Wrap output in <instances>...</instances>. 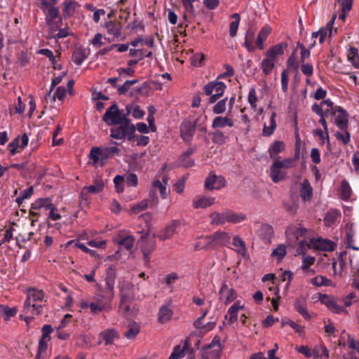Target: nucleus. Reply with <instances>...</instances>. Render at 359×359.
<instances>
[{
  "instance_id": "f257e3e1",
  "label": "nucleus",
  "mask_w": 359,
  "mask_h": 359,
  "mask_svg": "<svg viewBox=\"0 0 359 359\" xmlns=\"http://www.w3.org/2000/svg\"><path fill=\"white\" fill-rule=\"evenodd\" d=\"M102 121L108 126L119 125L111 129V137L118 140L127 138L128 140L135 137V126L130 119H125L124 110H120L117 104H113L107 109L102 116Z\"/></svg>"
},
{
  "instance_id": "f03ea898",
  "label": "nucleus",
  "mask_w": 359,
  "mask_h": 359,
  "mask_svg": "<svg viewBox=\"0 0 359 359\" xmlns=\"http://www.w3.org/2000/svg\"><path fill=\"white\" fill-rule=\"evenodd\" d=\"M44 299V293L42 290L29 289L27 291V299L24 303V311L30 312L34 315H40L43 311V306L41 302Z\"/></svg>"
},
{
  "instance_id": "7ed1b4c3",
  "label": "nucleus",
  "mask_w": 359,
  "mask_h": 359,
  "mask_svg": "<svg viewBox=\"0 0 359 359\" xmlns=\"http://www.w3.org/2000/svg\"><path fill=\"white\" fill-rule=\"evenodd\" d=\"M296 159L284 158L283 161H275L270 168V176L272 181L276 183L284 180L286 175L285 169L293 167Z\"/></svg>"
},
{
  "instance_id": "20e7f679",
  "label": "nucleus",
  "mask_w": 359,
  "mask_h": 359,
  "mask_svg": "<svg viewBox=\"0 0 359 359\" xmlns=\"http://www.w3.org/2000/svg\"><path fill=\"white\" fill-rule=\"evenodd\" d=\"M226 88V86L223 82L215 80L204 86L203 92L206 95H210L208 102L212 104L223 96Z\"/></svg>"
},
{
  "instance_id": "39448f33",
  "label": "nucleus",
  "mask_w": 359,
  "mask_h": 359,
  "mask_svg": "<svg viewBox=\"0 0 359 359\" xmlns=\"http://www.w3.org/2000/svg\"><path fill=\"white\" fill-rule=\"evenodd\" d=\"M221 349L220 338L216 336L210 344L203 347L202 358L203 359H219Z\"/></svg>"
},
{
  "instance_id": "423d86ee",
  "label": "nucleus",
  "mask_w": 359,
  "mask_h": 359,
  "mask_svg": "<svg viewBox=\"0 0 359 359\" xmlns=\"http://www.w3.org/2000/svg\"><path fill=\"white\" fill-rule=\"evenodd\" d=\"M116 277L115 269L110 266L106 273V287L103 290L104 298L108 302H111L114 296V283Z\"/></svg>"
},
{
  "instance_id": "0eeeda50",
  "label": "nucleus",
  "mask_w": 359,
  "mask_h": 359,
  "mask_svg": "<svg viewBox=\"0 0 359 359\" xmlns=\"http://www.w3.org/2000/svg\"><path fill=\"white\" fill-rule=\"evenodd\" d=\"M307 232V229L300 224H297L289 226L285 231V234L290 243H295L301 238H305Z\"/></svg>"
},
{
  "instance_id": "6e6552de",
  "label": "nucleus",
  "mask_w": 359,
  "mask_h": 359,
  "mask_svg": "<svg viewBox=\"0 0 359 359\" xmlns=\"http://www.w3.org/2000/svg\"><path fill=\"white\" fill-rule=\"evenodd\" d=\"M93 184L90 186L84 187L80 194V198L82 200H88V194H99L102 191L104 187V183L101 177L96 175L93 178Z\"/></svg>"
},
{
  "instance_id": "1a4fd4ad",
  "label": "nucleus",
  "mask_w": 359,
  "mask_h": 359,
  "mask_svg": "<svg viewBox=\"0 0 359 359\" xmlns=\"http://www.w3.org/2000/svg\"><path fill=\"white\" fill-rule=\"evenodd\" d=\"M120 149L117 146L111 147H94L91 149L88 157H109L113 156H119Z\"/></svg>"
},
{
  "instance_id": "9d476101",
  "label": "nucleus",
  "mask_w": 359,
  "mask_h": 359,
  "mask_svg": "<svg viewBox=\"0 0 359 359\" xmlns=\"http://www.w3.org/2000/svg\"><path fill=\"white\" fill-rule=\"evenodd\" d=\"M237 292L229 287L226 282H223L219 291V299L225 305L229 304L237 298Z\"/></svg>"
},
{
  "instance_id": "9b49d317",
  "label": "nucleus",
  "mask_w": 359,
  "mask_h": 359,
  "mask_svg": "<svg viewBox=\"0 0 359 359\" xmlns=\"http://www.w3.org/2000/svg\"><path fill=\"white\" fill-rule=\"evenodd\" d=\"M334 116V123L340 130H346L348 126V114L341 107L335 106L332 111Z\"/></svg>"
},
{
  "instance_id": "f8f14e48",
  "label": "nucleus",
  "mask_w": 359,
  "mask_h": 359,
  "mask_svg": "<svg viewBox=\"0 0 359 359\" xmlns=\"http://www.w3.org/2000/svg\"><path fill=\"white\" fill-rule=\"evenodd\" d=\"M143 244L141 245V250L144 256V262L146 265L149 264L150 255L156 248V241L154 238H146V235L142 236Z\"/></svg>"
},
{
  "instance_id": "ddd939ff",
  "label": "nucleus",
  "mask_w": 359,
  "mask_h": 359,
  "mask_svg": "<svg viewBox=\"0 0 359 359\" xmlns=\"http://www.w3.org/2000/svg\"><path fill=\"white\" fill-rule=\"evenodd\" d=\"M97 302H91L90 304V311L94 314L111 308V302H107L104 292L102 294H97Z\"/></svg>"
},
{
  "instance_id": "4468645a",
  "label": "nucleus",
  "mask_w": 359,
  "mask_h": 359,
  "mask_svg": "<svg viewBox=\"0 0 359 359\" xmlns=\"http://www.w3.org/2000/svg\"><path fill=\"white\" fill-rule=\"evenodd\" d=\"M114 241L118 245L123 247L129 250L132 249L135 242V238L131 235H126L124 231L119 232L114 238Z\"/></svg>"
},
{
  "instance_id": "2eb2a0df",
  "label": "nucleus",
  "mask_w": 359,
  "mask_h": 359,
  "mask_svg": "<svg viewBox=\"0 0 359 359\" xmlns=\"http://www.w3.org/2000/svg\"><path fill=\"white\" fill-rule=\"evenodd\" d=\"M225 180L222 176L210 175L205 182V187L208 190L219 189L225 186Z\"/></svg>"
},
{
  "instance_id": "dca6fc26",
  "label": "nucleus",
  "mask_w": 359,
  "mask_h": 359,
  "mask_svg": "<svg viewBox=\"0 0 359 359\" xmlns=\"http://www.w3.org/2000/svg\"><path fill=\"white\" fill-rule=\"evenodd\" d=\"M210 236L213 241L215 249L219 246H224L230 243L231 236L227 232L217 231Z\"/></svg>"
},
{
  "instance_id": "f3484780",
  "label": "nucleus",
  "mask_w": 359,
  "mask_h": 359,
  "mask_svg": "<svg viewBox=\"0 0 359 359\" xmlns=\"http://www.w3.org/2000/svg\"><path fill=\"white\" fill-rule=\"evenodd\" d=\"M28 141L29 138L26 133L23 134L21 137L15 138L8 146L10 154L14 155L18 147L23 149L27 145Z\"/></svg>"
},
{
  "instance_id": "a211bd4d",
  "label": "nucleus",
  "mask_w": 359,
  "mask_h": 359,
  "mask_svg": "<svg viewBox=\"0 0 359 359\" xmlns=\"http://www.w3.org/2000/svg\"><path fill=\"white\" fill-rule=\"evenodd\" d=\"M46 15V22L47 25H51L55 19L59 17V8L55 6H39Z\"/></svg>"
},
{
  "instance_id": "6ab92c4d",
  "label": "nucleus",
  "mask_w": 359,
  "mask_h": 359,
  "mask_svg": "<svg viewBox=\"0 0 359 359\" xmlns=\"http://www.w3.org/2000/svg\"><path fill=\"white\" fill-rule=\"evenodd\" d=\"M196 123H191L190 121H185L182 123L180 130L181 136L184 140L189 141L194 136L196 130Z\"/></svg>"
},
{
  "instance_id": "aec40b11",
  "label": "nucleus",
  "mask_w": 359,
  "mask_h": 359,
  "mask_svg": "<svg viewBox=\"0 0 359 359\" xmlns=\"http://www.w3.org/2000/svg\"><path fill=\"white\" fill-rule=\"evenodd\" d=\"M294 306L295 310L302 315L304 319L309 320L311 318V315L307 310L306 300L304 297H301L297 298L294 302Z\"/></svg>"
},
{
  "instance_id": "412c9836",
  "label": "nucleus",
  "mask_w": 359,
  "mask_h": 359,
  "mask_svg": "<svg viewBox=\"0 0 359 359\" xmlns=\"http://www.w3.org/2000/svg\"><path fill=\"white\" fill-rule=\"evenodd\" d=\"M180 222L177 220L172 221L159 234L161 240L165 241L170 238L176 232V229L180 226Z\"/></svg>"
},
{
  "instance_id": "4be33fe9",
  "label": "nucleus",
  "mask_w": 359,
  "mask_h": 359,
  "mask_svg": "<svg viewBox=\"0 0 359 359\" xmlns=\"http://www.w3.org/2000/svg\"><path fill=\"white\" fill-rule=\"evenodd\" d=\"M215 198L213 197L197 196L193 201V207L195 209L206 208L215 203Z\"/></svg>"
},
{
  "instance_id": "5701e85b",
  "label": "nucleus",
  "mask_w": 359,
  "mask_h": 359,
  "mask_svg": "<svg viewBox=\"0 0 359 359\" xmlns=\"http://www.w3.org/2000/svg\"><path fill=\"white\" fill-rule=\"evenodd\" d=\"M104 26L107 33L114 37H119L121 35L122 25L120 22L110 20L107 22Z\"/></svg>"
},
{
  "instance_id": "b1692460",
  "label": "nucleus",
  "mask_w": 359,
  "mask_h": 359,
  "mask_svg": "<svg viewBox=\"0 0 359 359\" xmlns=\"http://www.w3.org/2000/svg\"><path fill=\"white\" fill-rule=\"evenodd\" d=\"M194 248L196 250H214L215 246H214L211 236L210 235V236L202 237L201 241H198V242L196 243Z\"/></svg>"
},
{
  "instance_id": "393cba45",
  "label": "nucleus",
  "mask_w": 359,
  "mask_h": 359,
  "mask_svg": "<svg viewBox=\"0 0 359 359\" xmlns=\"http://www.w3.org/2000/svg\"><path fill=\"white\" fill-rule=\"evenodd\" d=\"M172 314L173 311L169 305H162L158 314V320L160 323L163 324L171 319Z\"/></svg>"
},
{
  "instance_id": "a878e982",
  "label": "nucleus",
  "mask_w": 359,
  "mask_h": 359,
  "mask_svg": "<svg viewBox=\"0 0 359 359\" xmlns=\"http://www.w3.org/2000/svg\"><path fill=\"white\" fill-rule=\"evenodd\" d=\"M224 215H226V209L222 212L217 211L211 212L210 214V223L215 226L224 224L226 222V216Z\"/></svg>"
},
{
  "instance_id": "bb28decb",
  "label": "nucleus",
  "mask_w": 359,
  "mask_h": 359,
  "mask_svg": "<svg viewBox=\"0 0 359 359\" xmlns=\"http://www.w3.org/2000/svg\"><path fill=\"white\" fill-rule=\"evenodd\" d=\"M226 222L237 224L244 221L246 215L243 213H235L233 210L226 209Z\"/></svg>"
},
{
  "instance_id": "cd10ccee",
  "label": "nucleus",
  "mask_w": 359,
  "mask_h": 359,
  "mask_svg": "<svg viewBox=\"0 0 359 359\" xmlns=\"http://www.w3.org/2000/svg\"><path fill=\"white\" fill-rule=\"evenodd\" d=\"M88 51L83 48H76L72 54V60L77 65H81L84 60L88 57Z\"/></svg>"
},
{
  "instance_id": "c85d7f7f",
  "label": "nucleus",
  "mask_w": 359,
  "mask_h": 359,
  "mask_svg": "<svg viewBox=\"0 0 359 359\" xmlns=\"http://www.w3.org/2000/svg\"><path fill=\"white\" fill-rule=\"evenodd\" d=\"M100 339L104 341L106 345L111 344L118 337V333L115 329H107L100 332Z\"/></svg>"
},
{
  "instance_id": "c756f323",
  "label": "nucleus",
  "mask_w": 359,
  "mask_h": 359,
  "mask_svg": "<svg viewBox=\"0 0 359 359\" xmlns=\"http://www.w3.org/2000/svg\"><path fill=\"white\" fill-rule=\"evenodd\" d=\"M287 47V43H280L278 44H276L271 48H270L268 51L266 52L267 57L275 60V58L278 56L281 55L284 53V49Z\"/></svg>"
},
{
  "instance_id": "7c9ffc66",
  "label": "nucleus",
  "mask_w": 359,
  "mask_h": 359,
  "mask_svg": "<svg viewBox=\"0 0 359 359\" xmlns=\"http://www.w3.org/2000/svg\"><path fill=\"white\" fill-rule=\"evenodd\" d=\"M189 348V342L188 340L184 341V346L182 348L180 345L175 346L173 348L172 353L168 359H180L184 356V351Z\"/></svg>"
},
{
  "instance_id": "2f4dec72",
  "label": "nucleus",
  "mask_w": 359,
  "mask_h": 359,
  "mask_svg": "<svg viewBox=\"0 0 359 359\" xmlns=\"http://www.w3.org/2000/svg\"><path fill=\"white\" fill-rule=\"evenodd\" d=\"M243 308V305L241 304L240 301H236L234 304L229 309L228 314L229 315V323H233L238 320V313L239 310Z\"/></svg>"
},
{
  "instance_id": "473e14b6",
  "label": "nucleus",
  "mask_w": 359,
  "mask_h": 359,
  "mask_svg": "<svg viewBox=\"0 0 359 359\" xmlns=\"http://www.w3.org/2000/svg\"><path fill=\"white\" fill-rule=\"evenodd\" d=\"M271 32V29L269 26H264L259 31L256 43L260 50L264 49V42L266 40Z\"/></svg>"
},
{
  "instance_id": "72a5a7b5",
  "label": "nucleus",
  "mask_w": 359,
  "mask_h": 359,
  "mask_svg": "<svg viewBox=\"0 0 359 359\" xmlns=\"http://www.w3.org/2000/svg\"><path fill=\"white\" fill-rule=\"evenodd\" d=\"M55 205L49 198H39L32 205V209L39 210L44 208L46 210H50Z\"/></svg>"
},
{
  "instance_id": "f704fd0d",
  "label": "nucleus",
  "mask_w": 359,
  "mask_h": 359,
  "mask_svg": "<svg viewBox=\"0 0 359 359\" xmlns=\"http://www.w3.org/2000/svg\"><path fill=\"white\" fill-rule=\"evenodd\" d=\"M233 126V121L228 118L224 116H217L214 118L212 124V127L213 128H224L225 126L232 127Z\"/></svg>"
},
{
  "instance_id": "c9c22d12",
  "label": "nucleus",
  "mask_w": 359,
  "mask_h": 359,
  "mask_svg": "<svg viewBox=\"0 0 359 359\" xmlns=\"http://www.w3.org/2000/svg\"><path fill=\"white\" fill-rule=\"evenodd\" d=\"M355 235V231L353 229V224H351L348 226V229L346 232V245L348 248H351L354 250H359V248L353 245L354 243V236Z\"/></svg>"
},
{
  "instance_id": "e433bc0d",
  "label": "nucleus",
  "mask_w": 359,
  "mask_h": 359,
  "mask_svg": "<svg viewBox=\"0 0 359 359\" xmlns=\"http://www.w3.org/2000/svg\"><path fill=\"white\" fill-rule=\"evenodd\" d=\"M340 218V212L337 210H329L325 217L324 222L326 226H332Z\"/></svg>"
},
{
  "instance_id": "4c0bfd02",
  "label": "nucleus",
  "mask_w": 359,
  "mask_h": 359,
  "mask_svg": "<svg viewBox=\"0 0 359 359\" xmlns=\"http://www.w3.org/2000/svg\"><path fill=\"white\" fill-rule=\"evenodd\" d=\"M336 19V15H333L332 20L328 22L327 27H322L319 29V42L320 43H323L325 38L329 34V36H330L332 32V27L334 24V22Z\"/></svg>"
},
{
  "instance_id": "58836bf2",
  "label": "nucleus",
  "mask_w": 359,
  "mask_h": 359,
  "mask_svg": "<svg viewBox=\"0 0 359 359\" xmlns=\"http://www.w3.org/2000/svg\"><path fill=\"white\" fill-rule=\"evenodd\" d=\"M233 245L236 248L235 251L241 255H245L247 251L245 242L238 236L233 238Z\"/></svg>"
},
{
  "instance_id": "ea45409f",
  "label": "nucleus",
  "mask_w": 359,
  "mask_h": 359,
  "mask_svg": "<svg viewBox=\"0 0 359 359\" xmlns=\"http://www.w3.org/2000/svg\"><path fill=\"white\" fill-rule=\"evenodd\" d=\"M312 188L307 180H305L301 186L300 196L303 201L309 200L312 196Z\"/></svg>"
},
{
  "instance_id": "a19ab883",
  "label": "nucleus",
  "mask_w": 359,
  "mask_h": 359,
  "mask_svg": "<svg viewBox=\"0 0 359 359\" xmlns=\"http://www.w3.org/2000/svg\"><path fill=\"white\" fill-rule=\"evenodd\" d=\"M352 194V189L346 180H343L341 183V196L344 201L350 200Z\"/></svg>"
},
{
  "instance_id": "79ce46f5",
  "label": "nucleus",
  "mask_w": 359,
  "mask_h": 359,
  "mask_svg": "<svg viewBox=\"0 0 359 359\" xmlns=\"http://www.w3.org/2000/svg\"><path fill=\"white\" fill-rule=\"evenodd\" d=\"M322 302L325 304L329 309L334 313H340L343 311V308L341 306H339L334 300L330 299L326 295L323 299H322Z\"/></svg>"
},
{
  "instance_id": "37998d69",
  "label": "nucleus",
  "mask_w": 359,
  "mask_h": 359,
  "mask_svg": "<svg viewBox=\"0 0 359 359\" xmlns=\"http://www.w3.org/2000/svg\"><path fill=\"white\" fill-rule=\"evenodd\" d=\"M140 326L138 323L133 322L129 325L128 330L125 332L124 336L128 339H133L140 333Z\"/></svg>"
},
{
  "instance_id": "c03bdc74",
  "label": "nucleus",
  "mask_w": 359,
  "mask_h": 359,
  "mask_svg": "<svg viewBox=\"0 0 359 359\" xmlns=\"http://www.w3.org/2000/svg\"><path fill=\"white\" fill-rule=\"evenodd\" d=\"M151 189H154L156 191V189H158L160 193V196L163 199L167 198V189L166 185L163 184L159 179H155L152 182V185Z\"/></svg>"
},
{
  "instance_id": "a18cd8bd",
  "label": "nucleus",
  "mask_w": 359,
  "mask_h": 359,
  "mask_svg": "<svg viewBox=\"0 0 359 359\" xmlns=\"http://www.w3.org/2000/svg\"><path fill=\"white\" fill-rule=\"evenodd\" d=\"M260 236L262 238V239L270 241L273 234V229L272 226L269 224H262L260 228Z\"/></svg>"
},
{
  "instance_id": "49530a36",
  "label": "nucleus",
  "mask_w": 359,
  "mask_h": 359,
  "mask_svg": "<svg viewBox=\"0 0 359 359\" xmlns=\"http://www.w3.org/2000/svg\"><path fill=\"white\" fill-rule=\"evenodd\" d=\"M285 149V144L281 141H276L274 142L269 147V152L270 154L271 157L273 156H276L280 154Z\"/></svg>"
},
{
  "instance_id": "de8ad7c7",
  "label": "nucleus",
  "mask_w": 359,
  "mask_h": 359,
  "mask_svg": "<svg viewBox=\"0 0 359 359\" xmlns=\"http://www.w3.org/2000/svg\"><path fill=\"white\" fill-rule=\"evenodd\" d=\"M0 313L4 315L5 320H8L11 317L16 315L17 309L15 308H11L6 305L0 304Z\"/></svg>"
},
{
  "instance_id": "09e8293b",
  "label": "nucleus",
  "mask_w": 359,
  "mask_h": 359,
  "mask_svg": "<svg viewBox=\"0 0 359 359\" xmlns=\"http://www.w3.org/2000/svg\"><path fill=\"white\" fill-rule=\"evenodd\" d=\"M231 17L234 20L229 25V35L234 37L236 35L241 18L238 13H234Z\"/></svg>"
},
{
  "instance_id": "8fccbe9b",
  "label": "nucleus",
  "mask_w": 359,
  "mask_h": 359,
  "mask_svg": "<svg viewBox=\"0 0 359 359\" xmlns=\"http://www.w3.org/2000/svg\"><path fill=\"white\" fill-rule=\"evenodd\" d=\"M76 3L75 1H66L64 2L63 15L65 18L73 15L75 11Z\"/></svg>"
},
{
  "instance_id": "3c124183",
  "label": "nucleus",
  "mask_w": 359,
  "mask_h": 359,
  "mask_svg": "<svg viewBox=\"0 0 359 359\" xmlns=\"http://www.w3.org/2000/svg\"><path fill=\"white\" fill-rule=\"evenodd\" d=\"M307 154L305 144H302L299 137L297 138L295 143L294 157H304Z\"/></svg>"
},
{
  "instance_id": "603ef678",
  "label": "nucleus",
  "mask_w": 359,
  "mask_h": 359,
  "mask_svg": "<svg viewBox=\"0 0 359 359\" xmlns=\"http://www.w3.org/2000/svg\"><path fill=\"white\" fill-rule=\"evenodd\" d=\"M274 60L267 57L266 58L264 59L262 62V69L265 75H269L273 67H274Z\"/></svg>"
},
{
  "instance_id": "864d4df0",
  "label": "nucleus",
  "mask_w": 359,
  "mask_h": 359,
  "mask_svg": "<svg viewBox=\"0 0 359 359\" xmlns=\"http://www.w3.org/2000/svg\"><path fill=\"white\" fill-rule=\"evenodd\" d=\"M348 60L356 67H359V56L358 49L352 47L349 49L348 53Z\"/></svg>"
},
{
  "instance_id": "5fc2aeb1",
  "label": "nucleus",
  "mask_w": 359,
  "mask_h": 359,
  "mask_svg": "<svg viewBox=\"0 0 359 359\" xmlns=\"http://www.w3.org/2000/svg\"><path fill=\"white\" fill-rule=\"evenodd\" d=\"M72 244H74V247L80 248L84 252L89 253L92 257H96L97 255V252L95 250L88 248L84 244L81 243L79 241H70L67 243V246Z\"/></svg>"
},
{
  "instance_id": "6e6d98bb",
  "label": "nucleus",
  "mask_w": 359,
  "mask_h": 359,
  "mask_svg": "<svg viewBox=\"0 0 359 359\" xmlns=\"http://www.w3.org/2000/svg\"><path fill=\"white\" fill-rule=\"evenodd\" d=\"M275 116H276V113L273 112L271 116L270 126L268 127L266 125H264V129H263V135H264L270 136L273 133V131L276 127V123L275 121Z\"/></svg>"
},
{
  "instance_id": "4d7b16f0",
  "label": "nucleus",
  "mask_w": 359,
  "mask_h": 359,
  "mask_svg": "<svg viewBox=\"0 0 359 359\" xmlns=\"http://www.w3.org/2000/svg\"><path fill=\"white\" fill-rule=\"evenodd\" d=\"M8 168H13L22 171L31 172L34 169V165L27 161L22 163H13Z\"/></svg>"
},
{
  "instance_id": "13d9d810",
  "label": "nucleus",
  "mask_w": 359,
  "mask_h": 359,
  "mask_svg": "<svg viewBox=\"0 0 359 359\" xmlns=\"http://www.w3.org/2000/svg\"><path fill=\"white\" fill-rule=\"evenodd\" d=\"M313 285L316 286H330L332 281L323 276H317L311 280Z\"/></svg>"
},
{
  "instance_id": "bf43d9fd",
  "label": "nucleus",
  "mask_w": 359,
  "mask_h": 359,
  "mask_svg": "<svg viewBox=\"0 0 359 359\" xmlns=\"http://www.w3.org/2000/svg\"><path fill=\"white\" fill-rule=\"evenodd\" d=\"M227 97L219 100L213 107L212 111L215 114H220L225 111L226 108Z\"/></svg>"
},
{
  "instance_id": "052dcab7",
  "label": "nucleus",
  "mask_w": 359,
  "mask_h": 359,
  "mask_svg": "<svg viewBox=\"0 0 359 359\" xmlns=\"http://www.w3.org/2000/svg\"><path fill=\"white\" fill-rule=\"evenodd\" d=\"M286 247L285 245H280L278 248L273 250L271 256L277 257L278 261H280L286 255Z\"/></svg>"
},
{
  "instance_id": "680f3d73",
  "label": "nucleus",
  "mask_w": 359,
  "mask_h": 359,
  "mask_svg": "<svg viewBox=\"0 0 359 359\" xmlns=\"http://www.w3.org/2000/svg\"><path fill=\"white\" fill-rule=\"evenodd\" d=\"M129 300V294H122L120 302V309L123 311V314L128 315L130 311V306L128 304Z\"/></svg>"
},
{
  "instance_id": "e2e57ef3",
  "label": "nucleus",
  "mask_w": 359,
  "mask_h": 359,
  "mask_svg": "<svg viewBox=\"0 0 359 359\" xmlns=\"http://www.w3.org/2000/svg\"><path fill=\"white\" fill-rule=\"evenodd\" d=\"M317 242L319 243V245H316V248H318L320 250L330 251L334 249V243L330 241L318 240ZM313 246L315 247V245Z\"/></svg>"
},
{
  "instance_id": "0e129e2a",
  "label": "nucleus",
  "mask_w": 359,
  "mask_h": 359,
  "mask_svg": "<svg viewBox=\"0 0 359 359\" xmlns=\"http://www.w3.org/2000/svg\"><path fill=\"white\" fill-rule=\"evenodd\" d=\"M297 49H294L291 54V55L289 57L288 60L287 62V65L288 68H292L294 71H297L299 68V64L297 61Z\"/></svg>"
},
{
  "instance_id": "69168bd1",
  "label": "nucleus",
  "mask_w": 359,
  "mask_h": 359,
  "mask_svg": "<svg viewBox=\"0 0 359 359\" xmlns=\"http://www.w3.org/2000/svg\"><path fill=\"white\" fill-rule=\"evenodd\" d=\"M281 324H282L283 327L286 325H288L289 326H290V327L293 328L297 333L301 334L304 330V326L298 325V324L295 323L294 321L289 320V319L283 320Z\"/></svg>"
},
{
  "instance_id": "338daca9",
  "label": "nucleus",
  "mask_w": 359,
  "mask_h": 359,
  "mask_svg": "<svg viewBox=\"0 0 359 359\" xmlns=\"http://www.w3.org/2000/svg\"><path fill=\"white\" fill-rule=\"evenodd\" d=\"M49 340H50L49 339H43V337H41L40 339L39 342L37 355H36V357L35 359H39L40 355L43 353L46 352L47 347H48L47 343Z\"/></svg>"
},
{
  "instance_id": "774afa93",
  "label": "nucleus",
  "mask_w": 359,
  "mask_h": 359,
  "mask_svg": "<svg viewBox=\"0 0 359 359\" xmlns=\"http://www.w3.org/2000/svg\"><path fill=\"white\" fill-rule=\"evenodd\" d=\"M146 200L148 202V205L151 208L156 206L158 203V199L156 191L152 189H150L148 198Z\"/></svg>"
}]
</instances>
